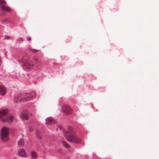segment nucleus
Segmentation results:
<instances>
[{"label":"nucleus","instance_id":"1","mask_svg":"<svg viewBox=\"0 0 159 159\" xmlns=\"http://www.w3.org/2000/svg\"><path fill=\"white\" fill-rule=\"evenodd\" d=\"M64 134L67 139L70 142L75 143H79L80 142V139L75 133L73 128L69 126L67 131L64 132Z\"/></svg>","mask_w":159,"mask_h":159},{"label":"nucleus","instance_id":"2","mask_svg":"<svg viewBox=\"0 0 159 159\" xmlns=\"http://www.w3.org/2000/svg\"><path fill=\"white\" fill-rule=\"evenodd\" d=\"M9 129L7 127H3L1 132V137L2 140L3 141H7L9 139Z\"/></svg>","mask_w":159,"mask_h":159},{"label":"nucleus","instance_id":"3","mask_svg":"<svg viewBox=\"0 0 159 159\" xmlns=\"http://www.w3.org/2000/svg\"><path fill=\"white\" fill-rule=\"evenodd\" d=\"M32 61L29 59L25 61L23 65V68L24 70H29L33 68Z\"/></svg>","mask_w":159,"mask_h":159},{"label":"nucleus","instance_id":"4","mask_svg":"<svg viewBox=\"0 0 159 159\" xmlns=\"http://www.w3.org/2000/svg\"><path fill=\"white\" fill-rule=\"evenodd\" d=\"M62 110L65 114L67 115H71L72 113L70 107L67 105H65L62 106Z\"/></svg>","mask_w":159,"mask_h":159},{"label":"nucleus","instance_id":"5","mask_svg":"<svg viewBox=\"0 0 159 159\" xmlns=\"http://www.w3.org/2000/svg\"><path fill=\"white\" fill-rule=\"evenodd\" d=\"M15 120L14 116L11 115H7L6 116L5 119L3 120V122H8L11 123L13 122Z\"/></svg>","mask_w":159,"mask_h":159},{"label":"nucleus","instance_id":"6","mask_svg":"<svg viewBox=\"0 0 159 159\" xmlns=\"http://www.w3.org/2000/svg\"><path fill=\"white\" fill-rule=\"evenodd\" d=\"M8 112L6 110L0 109V121L3 122Z\"/></svg>","mask_w":159,"mask_h":159},{"label":"nucleus","instance_id":"7","mask_svg":"<svg viewBox=\"0 0 159 159\" xmlns=\"http://www.w3.org/2000/svg\"><path fill=\"white\" fill-rule=\"evenodd\" d=\"M35 94L34 92H32L30 93H27L24 94L22 96V98L23 99H27L29 98H34Z\"/></svg>","mask_w":159,"mask_h":159},{"label":"nucleus","instance_id":"8","mask_svg":"<svg viewBox=\"0 0 159 159\" xmlns=\"http://www.w3.org/2000/svg\"><path fill=\"white\" fill-rule=\"evenodd\" d=\"M18 154L19 156L22 157H27V154L23 148H20L18 150Z\"/></svg>","mask_w":159,"mask_h":159},{"label":"nucleus","instance_id":"9","mask_svg":"<svg viewBox=\"0 0 159 159\" xmlns=\"http://www.w3.org/2000/svg\"><path fill=\"white\" fill-rule=\"evenodd\" d=\"M21 116L23 119L27 120L28 119V113L26 110L23 111L21 113Z\"/></svg>","mask_w":159,"mask_h":159},{"label":"nucleus","instance_id":"10","mask_svg":"<svg viewBox=\"0 0 159 159\" xmlns=\"http://www.w3.org/2000/svg\"><path fill=\"white\" fill-rule=\"evenodd\" d=\"M46 124L48 125H51L55 123L54 120L52 117H48L46 119Z\"/></svg>","mask_w":159,"mask_h":159},{"label":"nucleus","instance_id":"11","mask_svg":"<svg viewBox=\"0 0 159 159\" xmlns=\"http://www.w3.org/2000/svg\"><path fill=\"white\" fill-rule=\"evenodd\" d=\"M6 88L3 86H0V94L3 96L6 94Z\"/></svg>","mask_w":159,"mask_h":159},{"label":"nucleus","instance_id":"12","mask_svg":"<svg viewBox=\"0 0 159 159\" xmlns=\"http://www.w3.org/2000/svg\"><path fill=\"white\" fill-rule=\"evenodd\" d=\"M1 7L2 9L4 11H11V9L7 6L4 5H2Z\"/></svg>","mask_w":159,"mask_h":159},{"label":"nucleus","instance_id":"13","mask_svg":"<svg viewBox=\"0 0 159 159\" xmlns=\"http://www.w3.org/2000/svg\"><path fill=\"white\" fill-rule=\"evenodd\" d=\"M17 144L19 146L22 147L24 145V140L22 139H20L17 142Z\"/></svg>","mask_w":159,"mask_h":159},{"label":"nucleus","instance_id":"14","mask_svg":"<svg viewBox=\"0 0 159 159\" xmlns=\"http://www.w3.org/2000/svg\"><path fill=\"white\" fill-rule=\"evenodd\" d=\"M31 157L32 159H36L37 157L36 153L34 151L31 152Z\"/></svg>","mask_w":159,"mask_h":159},{"label":"nucleus","instance_id":"15","mask_svg":"<svg viewBox=\"0 0 159 159\" xmlns=\"http://www.w3.org/2000/svg\"><path fill=\"white\" fill-rule=\"evenodd\" d=\"M23 94H18L17 95H16L15 97V98L16 99H18L20 98L21 99H23L22 98L23 97V96H22Z\"/></svg>","mask_w":159,"mask_h":159},{"label":"nucleus","instance_id":"16","mask_svg":"<svg viewBox=\"0 0 159 159\" xmlns=\"http://www.w3.org/2000/svg\"><path fill=\"white\" fill-rule=\"evenodd\" d=\"M62 143L63 145L66 148H68L70 147V145L65 141H62Z\"/></svg>","mask_w":159,"mask_h":159},{"label":"nucleus","instance_id":"17","mask_svg":"<svg viewBox=\"0 0 159 159\" xmlns=\"http://www.w3.org/2000/svg\"><path fill=\"white\" fill-rule=\"evenodd\" d=\"M36 135L37 137L39 139L41 138V135L40 133L39 130H37L36 132Z\"/></svg>","mask_w":159,"mask_h":159},{"label":"nucleus","instance_id":"18","mask_svg":"<svg viewBox=\"0 0 159 159\" xmlns=\"http://www.w3.org/2000/svg\"><path fill=\"white\" fill-rule=\"evenodd\" d=\"M34 61L36 64L38 63L39 62V59L37 57H34Z\"/></svg>","mask_w":159,"mask_h":159},{"label":"nucleus","instance_id":"19","mask_svg":"<svg viewBox=\"0 0 159 159\" xmlns=\"http://www.w3.org/2000/svg\"><path fill=\"white\" fill-rule=\"evenodd\" d=\"M30 50L31 51L34 53L37 52L39 51V50L35 49L30 48Z\"/></svg>","mask_w":159,"mask_h":159},{"label":"nucleus","instance_id":"20","mask_svg":"<svg viewBox=\"0 0 159 159\" xmlns=\"http://www.w3.org/2000/svg\"><path fill=\"white\" fill-rule=\"evenodd\" d=\"M6 3V2L4 0H0V5L1 6Z\"/></svg>","mask_w":159,"mask_h":159},{"label":"nucleus","instance_id":"21","mask_svg":"<svg viewBox=\"0 0 159 159\" xmlns=\"http://www.w3.org/2000/svg\"><path fill=\"white\" fill-rule=\"evenodd\" d=\"M33 130V128L32 127L30 126L29 127V130L30 131H32Z\"/></svg>","mask_w":159,"mask_h":159},{"label":"nucleus","instance_id":"22","mask_svg":"<svg viewBox=\"0 0 159 159\" xmlns=\"http://www.w3.org/2000/svg\"><path fill=\"white\" fill-rule=\"evenodd\" d=\"M31 39L30 37H28L27 38V40L29 41H31Z\"/></svg>","mask_w":159,"mask_h":159},{"label":"nucleus","instance_id":"23","mask_svg":"<svg viewBox=\"0 0 159 159\" xmlns=\"http://www.w3.org/2000/svg\"><path fill=\"white\" fill-rule=\"evenodd\" d=\"M6 38H8V39H10V37H6Z\"/></svg>","mask_w":159,"mask_h":159}]
</instances>
